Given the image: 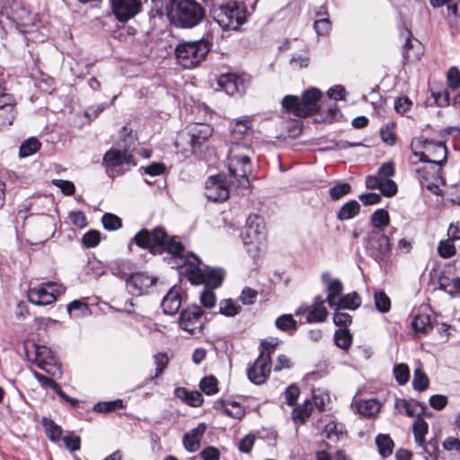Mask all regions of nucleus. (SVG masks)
<instances>
[{"label":"nucleus","instance_id":"a18cd8bd","mask_svg":"<svg viewBox=\"0 0 460 460\" xmlns=\"http://www.w3.org/2000/svg\"><path fill=\"white\" fill-rule=\"evenodd\" d=\"M241 311V306L232 299H223L219 303V313L227 317H234Z\"/></svg>","mask_w":460,"mask_h":460},{"label":"nucleus","instance_id":"f3484780","mask_svg":"<svg viewBox=\"0 0 460 460\" xmlns=\"http://www.w3.org/2000/svg\"><path fill=\"white\" fill-rule=\"evenodd\" d=\"M321 280L327 293L326 302L329 306L332 309L339 310V305L343 296V284L339 279L333 278L329 271H323L321 274Z\"/></svg>","mask_w":460,"mask_h":460},{"label":"nucleus","instance_id":"a211bd4d","mask_svg":"<svg viewBox=\"0 0 460 460\" xmlns=\"http://www.w3.org/2000/svg\"><path fill=\"white\" fill-rule=\"evenodd\" d=\"M271 369V359L266 355H259L252 366L247 369L249 380L255 385H262L267 380Z\"/></svg>","mask_w":460,"mask_h":460},{"label":"nucleus","instance_id":"aec40b11","mask_svg":"<svg viewBox=\"0 0 460 460\" xmlns=\"http://www.w3.org/2000/svg\"><path fill=\"white\" fill-rule=\"evenodd\" d=\"M157 281L152 275L137 272L127 279V288L134 296H141L148 292Z\"/></svg>","mask_w":460,"mask_h":460},{"label":"nucleus","instance_id":"6ab92c4d","mask_svg":"<svg viewBox=\"0 0 460 460\" xmlns=\"http://www.w3.org/2000/svg\"><path fill=\"white\" fill-rule=\"evenodd\" d=\"M206 197L215 202L225 201L229 196L228 187L222 176H210L205 184Z\"/></svg>","mask_w":460,"mask_h":460},{"label":"nucleus","instance_id":"bf43d9fd","mask_svg":"<svg viewBox=\"0 0 460 460\" xmlns=\"http://www.w3.org/2000/svg\"><path fill=\"white\" fill-rule=\"evenodd\" d=\"M101 241L100 232L96 230H90L85 233L82 238V242L86 247H95Z\"/></svg>","mask_w":460,"mask_h":460},{"label":"nucleus","instance_id":"5fc2aeb1","mask_svg":"<svg viewBox=\"0 0 460 460\" xmlns=\"http://www.w3.org/2000/svg\"><path fill=\"white\" fill-rule=\"evenodd\" d=\"M456 252V249L455 244L452 243V240L447 239L439 242L438 246V253L440 257L448 259L454 256Z\"/></svg>","mask_w":460,"mask_h":460},{"label":"nucleus","instance_id":"680f3d73","mask_svg":"<svg viewBox=\"0 0 460 460\" xmlns=\"http://www.w3.org/2000/svg\"><path fill=\"white\" fill-rule=\"evenodd\" d=\"M155 8L168 16V11L172 10L178 0H151Z\"/></svg>","mask_w":460,"mask_h":460},{"label":"nucleus","instance_id":"13d9d810","mask_svg":"<svg viewBox=\"0 0 460 460\" xmlns=\"http://www.w3.org/2000/svg\"><path fill=\"white\" fill-rule=\"evenodd\" d=\"M351 187L347 182L338 183L332 186L330 190V196L332 199L338 200L341 199L343 196L349 194L350 192Z\"/></svg>","mask_w":460,"mask_h":460},{"label":"nucleus","instance_id":"338daca9","mask_svg":"<svg viewBox=\"0 0 460 460\" xmlns=\"http://www.w3.org/2000/svg\"><path fill=\"white\" fill-rule=\"evenodd\" d=\"M447 84L452 89L460 86V72L456 66L451 67L447 72Z\"/></svg>","mask_w":460,"mask_h":460},{"label":"nucleus","instance_id":"dca6fc26","mask_svg":"<svg viewBox=\"0 0 460 460\" xmlns=\"http://www.w3.org/2000/svg\"><path fill=\"white\" fill-rule=\"evenodd\" d=\"M111 8L115 18L120 22H127L140 13L141 0H110Z\"/></svg>","mask_w":460,"mask_h":460},{"label":"nucleus","instance_id":"9b49d317","mask_svg":"<svg viewBox=\"0 0 460 460\" xmlns=\"http://www.w3.org/2000/svg\"><path fill=\"white\" fill-rule=\"evenodd\" d=\"M395 173L394 164L386 162L383 164L375 175H368L366 178V187L369 190H379L385 197H393L397 192V185L391 179Z\"/></svg>","mask_w":460,"mask_h":460},{"label":"nucleus","instance_id":"f704fd0d","mask_svg":"<svg viewBox=\"0 0 460 460\" xmlns=\"http://www.w3.org/2000/svg\"><path fill=\"white\" fill-rule=\"evenodd\" d=\"M325 14V11H320L316 14L317 19L314 22V28L319 36H327L332 30V23L329 18L324 17Z\"/></svg>","mask_w":460,"mask_h":460},{"label":"nucleus","instance_id":"4be33fe9","mask_svg":"<svg viewBox=\"0 0 460 460\" xmlns=\"http://www.w3.org/2000/svg\"><path fill=\"white\" fill-rule=\"evenodd\" d=\"M217 84L228 95L241 94L245 91L243 79L235 74L221 75Z\"/></svg>","mask_w":460,"mask_h":460},{"label":"nucleus","instance_id":"c756f323","mask_svg":"<svg viewBox=\"0 0 460 460\" xmlns=\"http://www.w3.org/2000/svg\"><path fill=\"white\" fill-rule=\"evenodd\" d=\"M411 326L416 333L421 335L427 334L433 328L430 316L426 314H417L411 323Z\"/></svg>","mask_w":460,"mask_h":460},{"label":"nucleus","instance_id":"3c124183","mask_svg":"<svg viewBox=\"0 0 460 460\" xmlns=\"http://www.w3.org/2000/svg\"><path fill=\"white\" fill-rule=\"evenodd\" d=\"M275 324L278 329L289 332L296 330V322L291 314H283L277 318Z\"/></svg>","mask_w":460,"mask_h":460},{"label":"nucleus","instance_id":"de8ad7c7","mask_svg":"<svg viewBox=\"0 0 460 460\" xmlns=\"http://www.w3.org/2000/svg\"><path fill=\"white\" fill-rule=\"evenodd\" d=\"M361 299L356 292L349 293L345 296H342L341 302L339 305V310H356L358 307H359Z\"/></svg>","mask_w":460,"mask_h":460},{"label":"nucleus","instance_id":"412c9836","mask_svg":"<svg viewBox=\"0 0 460 460\" xmlns=\"http://www.w3.org/2000/svg\"><path fill=\"white\" fill-rule=\"evenodd\" d=\"M368 248L371 255L378 260L391 250L389 238L380 230H373L369 238Z\"/></svg>","mask_w":460,"mask_h":460},{"label":"nucleus","instance_id":"bb28decb","mask_svg":"<svg viewBox=\"0 0 460 460\" xmlns=\"http://www.w3.org/2000/svg\"><path fill=\"white\" fill-rule=\"evenodd\" d=\"M252 119L250 117L236 119L231 128V135L234 139H240L252 133Z\"/></svg>","mask_w":460,"mask_h":460},{"label":"nucleus","instance_id":"393cba45","mask_svg":"<svg viewBox=\"0 0 460 460\" xmlns=\"http://www.w3.org/2000/svg\"><path fill=\"white\" fill-rule=\"evenodd\" d=\"M181 305V288L172 287L162 301V307L165 314H173L178 312Z\"/></svg>","mask_w":460,"mask_h":460},{"label":"nucleus","instance_id":"f8f14e48","mask_svg":"<svg viewBox=\"0 0 460 460\" xmlns=\"http://www.w3.org/2000/svg\"><path fill=\"white\" fill-rule=\"evenodd\" d=\"M16 23L18 29L22 32H30L31 26H33L31 13L25 9L19 7L14 0H0V24L4 26L2 17Z\"/></svg>","mask_w":460,"mask_h":460},{"label":"nucleus","instance_id":"7c9ffc66","mask_svg":"<svg viewBox=\"0 0 460 460\" xmlns=\"http://www.w3.org/2000/svg\"><path fill=\"white\" fill-rule=\"evenodd\" d=\"M360 210V205L357 200H349L342 205L337 214V218L341 221L349 220L355 217Z\"/></svg>","mask_w":460,"mask_h":460},{"label":"nucleus","instance_id":"a19ab883","mask_svg":"<svg viewBox=\"0 0 460 460\" xmlns=\"http://www.w3.org/2000/svg\"><path fill=\"white\" fill-rule=\"evenodd\" d=\"M422 448L421 454L425 460H438V442L436 438L429 440L427 443H423V446H420Z\"/></svg>","mask_w":460,"mask_h":460},{"label":"nucleus","instance_id":"69168bd1","mask_svg":"<svg viewBox=\"0 0 460 460\" xmlns=\"http://www.w3.org/2000/svg\"><path fill=\"white\" fill-rule=\"evenodd\" d=\"M53 185L59 188L66 195H72L75 192V185L72 181L66 180L54 179Z\"/></svg>","mask_w":460,"mask_h":460},{"label":"nucleus","instance_id":"ea45409f","mask_svg":"<svg viewBox=\"0 0 460 460\" xmlns=\"http://www.w3.org/2000/svg\"><path fill=\"white\" fill-rule=\"evenodd\" d=\"M429 377L421 367H417L413 373L412 387L415 391L423 392L429 387Z\"/></svg>","mask_w":460,"mask_h":460},{"label":"nucleus","instance_id":"0eeeda50","mask_svg":"<svg viewBox=\"0 0 460 460\" xmlns=\"http://www.w3.org/2000/svg\"><path fill=\"white\" fill-rule=\"evenodd\" d=\"M257 0H253L255 4ZM248 12L243 0H231L214 11V18L225 31H236L246 22Z\"/></svg>","mask_w":460,"mask_h":460},{"label":"nucleus","instance_id":"e2e57ef3","mask_svg":"<svg viewBox=\"0 0 460 460\" xmlns=\"http://www.w3.org/2000/svg\"><path fill=\"white\" fill-rule=\"evenodd\" d=\"M317 460H348L346 455L341 450H337L334 454L327 451H319L316 455Z\"/></svg>","mask_w":460,"mask_h":460},{"label":"nucleus","instance_id":"20e7f679","mask_svg":"<svg viewBox=\"0 0 460 460\" xmlns=\"http://www.w3.org/2000/svg\"><path fill=\"white\" fill-rule=\"evenodd\" d=\"M213 128L207 123H191L177 134L175 146L185 156L196 153L212 136Z\"/></svg>","mask_w":460,"mask_h":460},{"label":"nucleus","instance_id":"8fccbe9b","mask_svg":"<svg viewBox=\"0 0 460 460\" xmlns=\"http://www.w3.org/2000/svg\"><path fill=\"white\" fill-rule=\"evenodd\" d=\"M374 301L377 311L382 314L389 312L391 300L384 291H376L374 295Z\"/></svg>","mask_w":460,"mask_h":460},{"label":"nucleus","instance_id":"a878e982","mask_svg":"<svg viewBox=\"0 0 460 460\" xmlns=\"http://www.w3.org/2000/svg\"><path fill=\"white\" fill-rule=\"evenodd\" d=\"M352 406L357 412L364 417H373L377 414L381 409L380 402L376 399L356 400L354 399Z\"/></svg>","mask_w":460,"mask_h":460},{"label":"nucleus","instance_id":"09e8293b","mask_svg":"<svg viewBox=\"0 0 460 460\" xmlns=\"http://www.w3.org/2000/svg\"><path fill=\"white\" fill-rule=\"evenodd\" d=\"M372 225L376 230L386 226L390 223L389 214L386 210L380 208L375 211L371 216Z\"/></svg>","mask_w":460,"mask_h":460},{"label":"nucleus","instance_id":"6e6552de","mask_svg":"<svg viewBox=\"0 0 460 460\" xmlns=\"http://www.w3.org/2000/svg\"><path fill=\"white\" fill-rule=\"evenodd\" d=\"M321 97V91L312 87L303 93L301 99L294 95H287L282 100V105L296 117H307L318 111Z\"/></svg>","mask_w":460,"mask_h":460},{"label":"nucleus","instance_id":"c85d7f7f","mask_svg":"<svg viewBox=\"0 0 460 460\" xmlns=\"http://www.w3.org/2000/svg\"><path fill=\"white\" fill-rule=\"evenodd\" d=\"M6 90L5 84H0V109H5L9 112L8 119H15V100L12 94L6 93Z\"/></svg>","mask_w":460,"mask_h":460},{"label":"nucleus","instance_id":"39448f33","mask_svg":"<svg viewBox=\"0 0 460 460\" xmlns=\"http://www.w3.org/2000/svg\"><path fill=\"white\" fill-rule=\"evenodd\" d=\"M205 17V9L195 0H178L168 11L171 22L179 28L190 29L199 25Z\"/></svg>","mask_w":460,"mask_h":460},{"label":"nucleus","instance_id":"58836bf2","mask_svg":"<svg viewBox=\"0 0 460 460\" xmlns=\"http://www.w3.org/2000/svg\"><path fill=\"white\" fill-rule=\"evenodd\" d=\"M40 142L36 137H31L22 143L19 155L23 158L31 156L40 149Z\"/></svg>","mask_w":460,"mask_h":460},{"label":"nucleus","instance_id":"4c0bfd02","mask_svg":"<svg viewBox=\"0 0 460 460\" xmlns=\"http://www.w3.org/2000/svg\"><path fill=\"white\" fill-rule=\"evenodd\" d=\"M428 423L421 418L418 417L413 422L412 431L415 442L418 446H423L425 435L428 432Z\"/></svg>","mask_w":460,"mask_h":460},{"label":"nucleus","instance_id":"c9c22d12","mask_svg":"<svg viewBox=\"0 0 460 460\" xmlns=\"http://www.w3.org/2000/svg\"><path fill=\"white\" fill-rule=\"evenodd\" d=\"M66 310L71 317L80 318L90 314L89 306L86 303L80 300H74L66 306Z\"/></svg>","mask_w":460,"mask_h":460},{"label":"nucleus","instance_id":"f03ea898","mask_svg":"<svg viewBox=\"0 0 460 460\" xmlns=\"http://www.w3.org/2000/svg\"><path fill=\"white\" fill-rule=\"evenodd\" d=\"M253 151L246 144L232 142L227 154V167L235 179L237 186L246 189L250 186L249 175L252 173V156Z\"/></svg>","mask_w":460,"mask_h":460},{"label":"nucleus","instance_id":"864d4df0","mask_svg":"<svg viewBox=\"0 0 460 460\" xmlns=\"http://www.w3.org/2000/svg\"><path fill=\"white\" fill-rule=\"evenodd\" d=\"M102 222L103 227L109 231H115L121 227L122 222L121 219L111 213H105L102 216Z\"/></svg>","mask_w":460,"mask_h":460},{"label":"nucleus","instance_id":"72a5a7b5","mask_svg":"<svg viewBox=\"0 0 460 460\" xmlns=\"http://www.w3.org/2000/svg\"><path fill=\"white\" fill-rule=\"evenodd\" d=\"M376 444L378 448L379 454L383 457H387L392 455L394 450V441L388 435H377L376 438Z\"/></svg>","mask_w":460,"mask_h":460},{"label":"nucleus","instance_id":"e433bc0d","mask_svg":"<svg viewBox=\"0 0 460 460\" xmlns=\"http://www.w3.org/2000/svg\"><path fill=\"white\" fill-rule=\"evenodd\" d=\"M124 407V402L121 399H116L108 402H99L93 405V410L99 413H109L117 409H123Z\"/></svg>","mask_w":460,"mask_h":460},{"label":"nucleus","instance_id":"052dcab7","mask_svg":"<svg viewBox=\"0 0 460 460\" xmlns=\"http://www.w3.org/2000/svg\"><path fill=\"white\" fill-rule=\"evenodd\" d=\"M200 302L206 308H213L216 305V296L211 288H204L200 294Z\"/></svg>","mask_w":460,"mask_h":460},{"label":"nucleus","instance_id":"49530a36","mask_svg":"<svg viewBox=\"0 0 460 460\" xmlns=\"http://www.w3.org/2000/svg\"><path fill=\"white\" fill-rule=\"evenodd\" d=\"M394 376L399 385H404L410 379V368L404 363L394 365L393 369Z\"/></svg>","mask_w":460,"mask_h":460},{"label":"nucleus","instance_id":"37998d69","mask_svg":"<svg viewBox=\"0 0 460 460\" xmlns=\"http://www.w3.org/2000/svg\"><path fill=\"white\" fill-rule=\"evenodd\" d=\"M42 424L45 428L46 435L51 441L57 442L60 439L62 435V429L60 426L47 418L42 420Z\"/></svg>","mask_w":460,"mask_h":460},{"label":"nucleus","instance_id":"7ed1b4c3","mask_svg":"<svg viewBox=\"0 0 460 460\" xmlns=\"http://www.w3.org/2000/svg\"><path fill=\"white\" fill-rule=\"evenodd\" d=\"M126 137L123 139V149L111 148L107 151L103 156V164L106 166L107 172L111 177L123 173L130 166L136 165L131 149L135 147V136L132 132L128 133L127 128H123L120 137Z\"/></svg>","mask_w":460,"mask_h":460},{"label":"nucleus","instance_id":"2f4dec72","mask_svg":"<svg viewBox=\"0 0 460 460\" xmlns=\"http://www.w3.org/2000/svg\"><path fill=\"white\" fill-rule=\"evenodd\" d=\"M37 223L39 225L40 231L43 233L46 239L53 235L56 228V222L52 216L42 214L38 217Z\"/></svg>","mask_w":460,"mask_h":460},{"label":"nucleus","instance_id":"79ce46f5","mask_svg":"<svg viewBox=\"0 0 460 460\" xmlns=\"http://www.w3.org/2000/svg\"><path fill=\"white\" fill-rule=\"evenodd\" d=\"M328 314L329 313L324 305L313 306L306 315V322L308 323H322L325 321Z\"/></svg>","mask_w":460,"mask_h":460},{"label":"nucleus","instance_id":"ddd939ff","mask_svg":"<svg viewBox=\"0 0 460 460\" xmlns=\"http://www.w3.org/2000/svg\"><path fill=\"white\" fill-rule=\"evenodd\" d=\"M65 291L66 288L60 283L45 282L29 289L28 300L36 305H48L54 303Z\"/></svg>","mask_w":460,"mask_h":460},{"label":"nucleus","instance_id":"2eb2a0df","mask_svg":"<svg viewBox=\"0 0 460 460\" xmlns=\"http://www.w3.org/2000/svg\"><path fill=\"white\" fill-rule=\"evenodd\" d=\"M422 147L424 152L415 153V155L419 156L420 161L438 165H442L446 162L447 150L443 142L424 139Z\"/></svg>","mask_w":460,"mask_h":460},{"label":"nucleus","instance_id":"6e6d98bb","mask_svg":"<svg viewBox=\"0 0 460 460\" xmlns=\"http://www.w3.org/2000/svg\"><path fill=\"white\" fill-rule=\"evenodd\" d=\"M199 388L208 395L217 394L218 392L217 378L213 376L204 377L199 383Z\"/></svg>","mask_w":460,"mask_h":460},{"label":"nucleus","instance_id":"1a4fd4ad","mask_svg":"<svg viewBox=\"0 0 460 460\" xmlns=\"http://www.w3.org/2000/svg\"><path fill=\"white\" fill-rule=\"evenodd\" d=\"M266 238L265 224L261 217L252 214L247 217L244 231L242 233V239L248 253L257 257Z\"/></svg>","mask_w":460,"mask_h":460},{"label":"nucleus","instance_id":"b1692460","mask_svg":"<svg viewBox=\"0 0 460 460\" xmlns=\"http://www.w3.org/2000/svg\"><path fill=\"white\" fill-rule=\"evenodd\" d=\"M394 409L400 414H405L409 417H420L426 410V406L423 403H420L416 401L396 399L394 402Z\"/></svg>","mask_w":460,"mask_h":460},{"label":"nucleus","instance_id":"473e14b6","mask_svg":"<svg viewBox=\"0 0 460 460\" xmlns=\"http://www.w3.org/2000/svg\"><path fill=\"white\" fill-rule=\"evenodd\" d=\"M110 269L113 275L120 278H129L131 274V262L127 260H117L111 263Z\"/></svg>","mask_w":460,"mask_h":460},{"label":"nucleus","instance_id":"423d86ee","mask_svg":"<svg viewBox=\"0 0 460 460\" xmlns=\"http://www.w3.org/2000/svg\"><path fill=\"white\" fill-rule=\"evenodd\" d=\"M210 47V43L204 39L195 41H183L176 46L174 55L180 66L186 69H191L205 59Z\"/></svg>","mask_w":460,"mask_h":460},{"label":"nucleus","instance_id":"4468645a","mask_svg":"<svg viewBox=\"0 0 460 460\" xmlns=\"http://www.w3.org/2000/svg\"><path fill=\"white\" fill-rule=\"evenodd\" d=\"M202 315L203 311L199 306H190L181 313L179 325L190 334H200L203 327Z\"/></svg>","mask_w":460,"mask_h":460},{"label":"nucleus","instance_id":"cd10ccee","mask_svg":"<svg viewBox=\"0 0 460 460\" xmlns=\"http://www.w3.org/2000/svg\"><path fill=\"white\" fill-rule=\"evenodd\" d=\"M313 410V404L311 400L306 399L304 402L292 411V419L296 424H304L306 420L310 417Z\"/></svg>","mask_w":460,"mask_h":460},{"label":"nucleus","instance_id":"c03bdc74","mask_svg":"<svg viewBox=\"0 0 460 460\" xmlns=\"http://www.w3.org/2000/svg\"><path fill=\"white\" fill-rule=\"evenodd\" d=\"M334 341L335 344L346 350L348 349L352 342V335L350 334L349 331L346 328L339 329L334 333Z\"/></svg>","mask_w":460,"mask_h":460},{"label":"nucleus","instance_id":"9d476101","mask_svg":"<svg viewBox=\"0 0 460 460\" xmlns=\"http://www.w3.org/2000/svg\"><path fill=\"white\" fill-rule=\"evenodd\" d=\"M25 352L28 358L47 374L53 377H60L62 376L60 364L49 348L35 343L26 344Z\"/></svg>","mask_w":460,"mask_h":460},{"label":"nucleus","instance_id":"0e129e2a","mask_svg":"<svg viewBox=\"0 0 460 460\" xmlns=\"http://www.w3.org/2000/svg\"><path fill=\"white\" fill-rule=\"evenodd\" d=\"M284 394L286 402L288 405L293 406L300 394V390L296 385H290L286 389Z\"/></svg>","mask_w":460,"mask_h":460},{"label":"nucleus","instance_id":"4d7b16f0","mask_svg":"<svg viewBox=\"0 0 460 460\" xmlns=\"http://www.w3.org/2000/svg\"><path fill=\"white\" fill-rule=\"evenodd\" d=\"M154 361L155 365V376L150 378L151 380H153L155 377H158L163 374L164 369L167 367L169 358L166 353L159 352L154 355Z\"/></svg>","mask_w":460,"mask_h":460},{"label":"nucleus","instance_id":"774afa93","mask_svg":"<svg viewBox=\"0 0 460 460\" xmlns=\"http://www.w3.org/2000/svg\"><path fill=\"white\" fill-rule=\"evenodd\" d=\"M411 105V101L406 96L399 97L394 102V109L400 114L407 112Z\"/></svg>","mask_w":460,"mask_h":460},{"label":"nucleus","instance_id":"5701e85b","mask_svg":"<svg viewBox=\"0 0 460 460\" xmlns=\"http://www.w3.org/2000/svg\"><path fill=\"white\" fill-rule=\"evenodd\" d=\"M207 429L205 423H199L196 428L184 434L182 444L188 452H196L200 447V441Z\"/></svg>","mask_w":460,"mask_h":460},{"label":"nucleus","instance_id":"f257e3e1","mask_svg":"<svg viewBox=\"0 0 460 460\" xmlns=\"http://www.w3.org/2000/svg\"><path fill=\"white\" fill-rule=\"evenodd\" d=\"M137 246L148 249L152 253L167 252L171 256L172 267L179 269L192 284H204L207 288H218L225 277V271L219 268L202 266L198 256L187 252L184 246L174 237H169L165 230L157 226L152 231L142 229L132 239Z\"/></svg>","mask_w":460,"mask_h":460},{"label":"nucleus","instance_id":"603ef678","mask_svg":"<svg viewBox=\"0 0 460 460\" xmlns=\"http://www.w3.org/2000/svg\"><path fill=\"white\" fill-rule=\"evenodd\" d=\"M224 412L229 417L240 420L244 415V409L236 402H229L224 404Z\"/></svg>","mask_w":460,"mask_h":460}]
</instances>
